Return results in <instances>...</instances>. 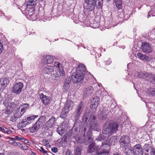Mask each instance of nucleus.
<instances>
[{
	"mask_svg": "<svg viewBox=\"0 0 155 155\" xmlns=\"http://www.w3.org/2000/svg\"><path fill=\"white\" fill-rule=\"evenodd\" d=\"M118 128V125L117 123H109L108 125H106L104 126L102 132L109 137L115 131L117 130Z\"/></svg>",
	"mask_w": 155,
	"mask_h": 155,
	"instance_id": "obj_1",
	"label": "nucleus"
},
{
	"mask_svg": "<svg viewBox=\"0 0 155 155\" xmlns=\"http://www.w3.org/2000/svg\"><path fill=\"white\" fill-rule=\"evenodd\" d=\"M54 65L58 69L51 74V76L53 79L57 80L61 76H63L64 74V72L62 65L61 63L58 62H55Z\"/></svg>",
	"mask_w": 155,
	"mask_h": 155,
	"instance_id": "obj_2",
	"label": "nucleus"
},
{
	"mask_svg": "<svg viewBox=\"0 0 155 155\" xmlns=\"http://www.w3.org/2000/svg\"><path fill=\"white\" fill-rule=\"evenodd\" d=\"M74 104V102L71 101H66L64 109L62 111L61 116L63 117L66 116L69 113V111L73 108Z\"/></svg>",
	"mask_w": 155,
	"mask_h": 155,
	"instance_id": "obj_3",
	"label": "nucleus"
},
{
	"mask_svg": "<svg viewBox=\"0 0 155 155\" xmlns=\"http://www.w3.org/2000/svg\"><path fill=\"white\" fill-rule=\"evenodd\" d=\"M45 122V120L42 117L39 118L32 127L30 128V132L31 133H35L36 132L40 127L42 126Z\"/></svg>",
	"mask_w": 155,
	"mask_h": 155,
	"instance_id": "obj_4",
	"label": "nucleus"
},
{
	"mask_svg": "<svg viewBox=\"0 0 155 155\" xmlns=\"http://www.w3.org/2000/svg\"><path fill=\"white\" fill-rule=\"evenodd\" d=\"M84 77L83 74L76 72L75 74H73L72 75V81L74 83L81 82L83 81Z\"/></svg>",
	"mask_w": 155,
	"mask_h": 155,
	"instance_id": "obj_5",
	"label": "nucleus"
},
{
	"mask_svg": "<svg viewBox=\"0 0 155 155\" xmlns=\"http://www.w3.org/2000/svg\"><path fill=\"white\" fill-rule=\"evenodd\" d=\"M23 86V84L21 82L17 83L13 85L12 91L14 93L18 94L21 92Z\"/></svg>",
	"mask_w": 155,
	"mask_h": 155,
	"instance_id": "obj_6",
	"label": "nucleus"
},
{
	"mask_svg": "<svg viewBox=\"0 0 155 155\" xmlns=\"http://www.w3.org/2000/svg\"><path fill=\"white\" fill-rule=\"evenodd\" d=\"M84 103L81 102L80 104L78 105L77 109L75 112L74 113V116L75 119H78L81 114V112L84 110Z\"/></svg>",
	"mask_w": 155,
	"mask_h": 155,
	"instance_id": "obj_7",
	"label": "nucleus"
},
{
	"mask_svg": "<svg viewBox=\"0 0 155 155\" xmlns=\"http://www.w3.org/2000/svg\"><path fill=\"white\" fill-rule=\"evenodd\" d=\"M88 140L89 142L91 143L90 145L88 146V151L90 153L94 152V151L96 150V147L95 144L93 143L94 140L91 137V134H90L88 137Z\"/></svg>",
	"mask_w": 155,
	"mask_h": 155,
	"instance_id": "obj_8",
	"label": "nucleus"
},
{
	"mask_svg": "<svg viewBox=\"0 0 155 155\" xmlns=\"http://www.w3.org/2000/svg\"><path fill=\"white\" fill-rule=\"evenodd\" d=\"M119 142L121 146L123 147L127 146L130 143L129 137L127 135L122 136L121 137Z\"/></svg>",
	"mask_w": 155,
	"mask_h": 155,
	"instance_id": "obj_9",
	"label": "nucleus"
},
{
	"mask_svg": "<svg viewBox=\"0 0 155 155\" xmlns=\"http://www.w3.org/2000/svg\"><path fill=\"white\" fill-rule=\"evenodd\" d=\"M141 45V49L144 52L149 53L152 51V48L150 45L149 43L143 42L142 43Z\"/></svg>",
	"mask_w": 155,
	"mask_h": 155,
	"instance_id": "obj_10",
	"label": "nucleus"
},
{
	"mask_svg": "<svg viewBox=\"0 0 155 155\" xmlns=\"http://www.w3.org/2000/svg\"><path fill=\"white\" fill-rule=\"evenodd\" d=\"M133 152L135 155H143V150L140 144H136L133 147Z\"/></svg>",
	"mask_w": 155,
	"mask_h": 155,
	"instance_id": "obj_11",
	"label": "nucleus"
},
{
	"mask_svg": "<svg viewBox=\"0 0 155 155\" xmlns=\"http://www.w3.org/2000/svg\"><path fill=\"white\" fill-rule=\"evenodd\" d=\"M54 67L52 66H47L43 68V72L44 74L49 75L54 72Z\"/></svg>",
	"mask_w": 155,
	"mask_h": 155,
	"instance_id": "obj_12",
	"label": "nucleus"
},
{
	"mask_svg": "<svg viewBox=\"0 0 155 155\" xmlns=\"http://www.w3.org/2000/svg\"><path fill=\"white\" fill-rule=\"evenodd\" d=\"M42 61V62L45 64H50L52 63L54 61L53 57L51 55H46L43 57Z\"/></svg>",
	"mask_w": 155,
	"mask_h": 155,
	"instance_id": "obj_13",
	"label": "nucleus"
},
{
	"mask_svg": "<svg viewBox=\"0 0 155 155\" xmlns=\"http://www.w3.org/2000/svg\"><path fill=\"white\" fill-rule=\"evenodd\" d=\"M40 98L41 100V101L45 105L48 104L51 101L50 97L44 95L43 93L40 94Z\"/></svg>",
	"mask_w": 155,
	"mask_h": 155,
	"instance_id": "obj_14",
	"label": "nucleus"
},
{
	"mask_svg": "<svg viewBox=\"0 0 155 155\" xmlns=\"http://www.w3.org/2000/svg\"><path fill=\"white\" fill-rule=\"evenodd\" d=\"M88 121L89 122V125L91 127H96L97 125V121L95 116L93 115L91 116Z\"/></svg>",
	"mask_w": 155,
	"mask_h": 155,
	"instance_id": "obj_15",
	"label": "nucleus"
},
{
	"mask_svg": "<svg viewBox=\"0 0 155 155\" xmlns=\"http://www.w3.org/2000/svg\"><path fill=\"white\" fill-rule=\"evenodd\" d=\"M29 105L28 104H25L23 105H21L17 109V110L18 111L19 110H21L20 112V114L22 115L25 112L26 110L28 108Z\"/></svg>",
	"mask_w": 155,
	"mask_h": 155,
	"instance_id": "obj_16",
	"label": "nucleus"
},
{
	"mask_svg": "<svg viewBox=\"0 0 155 155\" xmlns=\"http://www.w3.org/2000/svg\"><path fill=\"white\" fill-rule=\"evenodd\" d=\"M100 102V99L97 96H95L92 99L91 102V104L92 107L94 108L97 107Z\"/></svg>",
	"mask_w": 155,
	"mask_h": 155,
	"instance_id": "obj_17",
	"label": "nucleus"
},
{
	"mask_svg": "<svg viewBox=\"0 0 155 155\" xmlns=\"http://www.w3.org/2000/svg\"><path fill=\"white\" fill-rule=\"evenodd\" d=\"M94 91V88L92 87L91 86L84 88V92L85 95L89 96L93 93Z\"/></svg>",
	"mask_w": 155,
	"mask_h": 155,
	"instance_id": "obj_18",
	"label": "nucleus"
},
{
	"mask_svg": "<svg viewBox=\"0 0 155 155\" xmlns=\"http://www.w3.org/2000/svg\"><path fill=\"white\" fill-rule=\"evenodd\" d=\"M86 68L84 65L80 64L77 68L76 71L79 73L83 74L84 76L85 73Z\"/></svg>",
	"mask_w": 155,
	"mask_h": 155,
	"instance_id": "obj_19",
	"label": "nucleus"
},
{
	"mask_svg": "<svg viewBox=\"0 0 155 155\" xmlns=\"http://www.w3.org/2000/svg\"><path fill=\"white\" fill-rule=\"evenodd\" d=\"M97 155H108L109 152L107 149L102 150L101 151L100 150V147L98 146L96 147Z\"/></svg>",
	"mask_w": 155,
	"mask_h": 155,
	"instance_id": "obj_20",
	"label": "nucleus"
},
{
	"mask_svg": "<svg viewBox=\"0 0 155 155\" xmlns=\"http://www.w3.org/2000/svg\"><path fill=\"white\" fill-rule=\"evenodd\" d=\"M149 75L148 73L145 72H140L138 73L137 76L139 78L145 79L146 77L148 78Z\"/></svg>",
	"mask_w": 155,
	"mask_h": 155,
	"instance_id": "obj_21",
	"label": "nucleus"
},
{
	"mask_svg": "<svg viewBox=\"0 0 155 155\" xmlns=\"http://www.w3.org/2000/svg\"><path fill=\"white\" fill-rule=\"evenodd\" d=\"M116 140H117L116 136L112 137L108 140V144H103L102 147L104 146L109 147L110 145L114 143L115 141Z\"/></svg>",
	"mask_w": 155,
	"mask_h": 155,
	"instance_id": "obj_22",
	"label": "nucleus"
},
{
	"mask_svg": "<svg viewBox=\"0 0 155 155\" xmlns=\"http://www.w3.org/2000/svg\"><path fill=\"white\" fill-rule=\"evenodd\" d=\"M137 55L140 59L142 60H144L147 61H148L149 60L148 57L145 54H142L138 52L137 54Z\"/></svg>",
	"mask_w": 155,
	"mask_h": 155,
	"instance_id": "obj_23",
	"label": "nucleus"
},
{
	"mask_svg": "<svg viewBox=\"0 0 155 155\" xmlns=\"http://www.w3.org/2000/svg\"><path fill=\"white\" fill-rule=\"evenodd\" d=\"M21 115L19 114L18 113L15 114L13 115H12L10 119V120L13 122H14L17 120L18 118L21 117Z\"/></svg>",
	"mask_w": 155,
	"mask_h": 155,
	"instance_id": "obj_24",
	"label": "nucleus"
},
{
	"mask_svg": "<svg viewBox=\"0 0 155 155\" xmlns=\"http://www.w3.org/2000/svg\"><path fill=\"white\" fill-rule=\"evenodd\" d=\"M38 117V115L31 116L27 117L26 121L28 124H30L33 122L35 118H37Z\"/></svg>",
	"mask_w": 155,
	"mask_h": 155,
	"instance_id": "obj_25",
	"label": "nucleus"
},
{
	"mask_svg": "<svg viewBox=\"0 0 155 155\" xmlns=\"http://www.w3.org/2000/svg\"><path fill=\"white\" fill-rule=\"evenodd\" d=\"M36 0H26V5L28 6H33L36 4Z\"/></svg>",
	"mask_w": 155,
	"mask_h": 155,
	"instance_id": "obj_26",
	"label": "nucleus"
},
{
	"mask_svg": "<svg viewBox=\"0 0 155 155\" xmlns=\"http://www.w3.org/2000/svg\"><path fill=\"white\" fill-rule=\"evenodd\" d=\"M108 138V137L106 135L104 134L103 133L102 134L99 135L97 140L98 141H101L104 139H107Z\"/></svg>",
	"mask_w": 155,
	"mask_h": 155,
	"instance_id": "obj_27",
	"label": "nucleus"
},
{
	"mask_svg": "<svg viewBox=\"0 0 155 155\" xmlns=\"http://www.w3.org/2000/svg\"><path fill=\"white\" fill-rule=\"evenodd\" d=\"M133 150H130L129 148H125L124 153L126 155H135Z\"/></svg>",
	"mask_w": 155,
	"mask_h": 155,
	"instance_id": "obj_28",
	"label": "nucleus"
},
{
	"mask_svg": "<svg viewBox=\"0 0 155 155\" xmlns=\"http://www.w3.org/2000/svg\"><path fill=\"white\" fill-rule=\"evenodd\" d=\"M55 118L54 117H52L47 122V124L49 125L48 126L49 127H51L52 125L54 123L55 121Z\"/></svg>",
	"mask_w": 155,
	"mask_h": 155,
	"instance_id": "obj_29",
	"label": "nucleus"
},
{
	"mask_svg": "<svg viewBox=\"0 0 155 155\" xmlns=\"http://www.w3.org/2000/svg\"><path fill=\"white\" fill-rule=\"evenodd\" d=\"M147 93L149 96L150 95L152 96H155V89L151 88L148 89L147 91Z\"/></svg>",
	"mask_w": 155,
	"mask_h": 155,
	"instance_id": "obj_30",
	"label": "nucleus"
},
{
	"mask_svg": "<svg viewBox=\"0 0 155 155\" xmlns=\"http://www.w3.org/2000/svg\"><path fill=\"white\" fill-rule=\"evenodd\" d=\"M81 147L80 146H78L74 149V155H81Z\"/></svg>",
	"mask_w": 155,
	"mask_h": 155,
	"instance_id": "obj_31",
	"label": "nucleus"
},
{
	"mask_svg": "<svg viewBox=\"0 0 155 155\" xmlns=\"http://www.w3.org/2000/svg\"><path fill=\"white\" fill-rule=\"evenodd\" d=\"M13 107L8 106L5 109V113L6 115L10 114L12 111L13 110Z\"/></svg>",
	"mask_w": 155,
	"mask_h": 155,
	"instance_id": "obj_32",
	"label": "nucleus"
},
{
	"mask_svg": "<svg viewBox=\"0 0 155 155\" xmlns=\"http://www.w3.org/2000/svg\"><path fill=\"white\" fill-rule=\"evenodd\" d=\"M2 84L3 86V87H4V88L6 87L7 86L8 84L9 83V80L7 78H2Z\"/></svg>",
	"mask_w": 155,
	"mask_h": 155,
	"instance_id": "obj_33",
	"label": "nucleus"
},
{
	"mask_svg": "<svg viewBox=\"0 0 155 155\" xmlns=\"http://www.w3.org/2000/svg\"><path fill=\"white\" fill-rule=\"evenodd\" d=\"M99 118L102 120H104L107 117V114L104 111H102L99 116Z\"/></svg>",
	"mask_w": 155,
	"mask_h": 155,
	"instance_id": "obj_34",
	"label": "nucleus"
},
{
	"mask_svg": "<svg viewBox=\"0 0 155 155\" xmlns=\"http://www.w3.org/2000/svg\"><path fill=\"white\" fill-rule=\"evenodd\" d=\"M87 4V8L89 10V11H91L95 8V5L93 4H90L89 3H86Z\"/></svg>",
	"mask_w": 155,
	"mask_h": 155,
	"instance_id": "obj_35",
	"label": "nucleus"
},
{
	"mask_svg": "<svg viewBox=\"0 0 155 155\" xmlns=\"http://www.w3.org/2000/svg\"><path fill=\"white\" fill-rule=\"evenodd\" d=\"M27 122L25 120H22L21 122L19 123L18 124V126L20 127H24L28 124Z\"/></svg>",
	"mask_w": 155,
	"mask_h": 155,
	"instance_id": "obj_36",
	"label": "nucleus"
},
{
	"mask_svg": "<svg viewBox=\"0 0 155 155\" xmlns=\"http://www.w3.org/2000/svg\"><path fill=\"white\" fill-rule=\"evenodd\" d=\"M116 5L118 9L122 8V2L121 0H114Z\"/></svg>",
	"mask_w": 155,
	"mask_h": 155,
	"instance_id": "obj_37",
	"label": "nucleus"
},
{
	"mask_svg": "<svg viewBox=\"0 0 155 155\" xmlns=\"http://www.w3.org/2000/svg\"><path fill=\"white\" fill-rule=\"evenodd\" d=\"M147 79L152 83L155 84V76L153 75H149Z\"/></svg>",
	"mask_w": 155,
	"mask_h": 155,
	"instance_id": "obj_38",
	"label": "nucleus"
},
{
	"mask_svg": "<svg viewBox=\"0 0 155 155\" xmlns=\"http://www.w3.org/2000/svg\"><path fill=\"white\" fill-rule=\"evenodd\" d=\"M144 149L147 152H148L149 150H152V148L148 144H145L143 147Z\"/></svg>",
	"mask_w": 155,
	"mask_h": 155,
	"instance_id": "obj_39",
	"label": "nucleus"
},
{
	"mask_svg": "<svg viewBox=\"0 0 155 155\" xmlns=\"http://www.w3.org/2000/svg\"><path fill=\"white\" fill-rule=\"evenodd\" d=\"M69 79V78L67 79L66 80V81H67V80L68 79V83H66V82H65L64 86V88L66 90H67L70 87V85L69 83L70 82V80Z\"/></svg>",
	"mask_w": 155,
	"mask_h": 155,
	"instance_id": "obj_40",
	"label": "nucleus"
},
{
	"mask_svg": "<svg viewBox=\"0 0 155 155\" xmlns=\"http://www.w3.org/2000/svg\"><path fill=\"white\" fill-rule=\"evenodd\" d=\"M13 140H21L22 141H23L24 140V137L20 136H15L14 138H12Z\"/></svg>",
	"mask_w": 155,
	"mask_h": 155,
	"instance_id": "obj_41",
	"label": "nucleus"
},
{
	"mask_svg": "<svg viewBox=\"0 0 155 155\" xmlns=\"http://www.w3.org/2000/svg\"><path fill=\"white\" fill-rule=\"evenodd\" d=\"M96 2V0H86V3H89L90 4H93L95 5Z\"/></svg>",
	"mask_w": 155,
	"mask_h": 155,
	"instance_id": "obj_42",
	"label": "nucleus"
},
{
	"mask_svg": "<svg viewBox=\"0 0 155 155\" xmlns=\"http://www.w3.org/2000/svg\"><path fill=\"white\" fill-rule=\"evenodd\" d=\"M34 12L33 9H31L29 10V11L27 13L28 15L29 16L33 15V14Z\"/></svg>",
	"mask_w": 155,
	"mask_h": 155,
	"instance_id": "obj_43",
	"label": "nucleus"
},
{
	"mask_svg": "<svg viewBox=\"0 0 155 155\" xmlns=\"http://www.w3.org/2000/svg\"><path fill=\"white\" fill-rule=\"evenodd\" d=\"M39 150L41 153H43L44 154L46 152H47V151L45 150L42 147H40Z\"/></svg>",
	"mask_w": 155,
	"mask_h": 155,
	"instance_id": "obj_44",
	"label": "nucleus"
},
{
	"mask_svg": "<svg viewBox=\"0 0 155 155\" xmlns=\"http://www.w3.org/2000/svg\"><path fill=\"white\" fill-rule=\"evenodd\" d=\"M3 132L6 133L7 134H11V131L8 130V129L6 127V129H5V130H3Z\"/></svg>",
	"mask_w": 155,
	"mask_h": 155,
	"instance_id": "obj_45",
	"label": "nucleus"
},
{
	"mask_svg": "<svg viewBox=\"0 0 155 155\" xmlns=\"http://www.w3.org/2000/svg\"><path fill=\"white\" fill-rule=\"evenodd\" d=\"M87 116L86 114H84L82 117L83 121L84 122L87 121Z\"/></svg>",
	"mask_w": 155,
	"mask_h": 155,
	"instance_id": "obj_46",
	"label": "nucleus"
},
{
	"mask_svg": "<svg viewBox=\"0 0 155 155\" xmlns=\"http://www.w3.org/2000/svg\"><path fill=\"white\" fill-rule=\"evenodd\" d=\"M42 142L43 144L46 146H48V144H49L48 141L46 140H44Z\"/></svg>",
	"mask_w": 155,
	"mask_h": 155,
	"instance_id": "obj_47",
	"label": "nucleus"
},
{
	"mask_svg": "<svg viewBox=\"0 0 155 155\" xmlns=\"http://www.w3.org/2000/svg\"><path fill=\"white\" fill-rule=\"evenodd\" d=\"M99 2H98V5L97 6V7L99 8L101 7L102 6V1L100 0H98Z\"/></svg>",
	"mask_w": 155,
	"mask_h": 155,
	"instance_id": "obj_48",
	"label": "nucleus"
},
{
	"mask_svg": "<svg viewBox=\"0 0 155 155\" xmlns=\"http://www.w3.org/2000/svg\"><path fill=\"white\" fill-rule=\"evenodd\" d=\"M24 140H23V141L24 142V143L28 145H29L30 144V143L28 142L27 140L25 139L24 138Z\"/></svg>",
	"mask_w": 155,
	"mask_h": 155,
	"instance_id": "obj_49",
	"label": "nucleus"
},
{
	"mask_svg": "<svg viewBox=\"0 0 155 155\" xmlns=\"http://www.w3.org/2000/svg\"><path fill=\"white\" fill-rule=\"evenodd\" d=\"M3 49V45L0 41V53H1L2 52Z\"/></svg>",
	"mask_w": 155,
	"mask_h": 155,
	"instance_id": "obj_50",
	"label": "nucleus"
},
{
	"mask_svg": "<svg viewBox=\"0 0 155 155\" xmlns=\"http://www.w3.org/2000/svg\"><path fill=\"white\" fill-rule=\"evenodd\" d=\"M51 151L52 152L55 153L57 152V148L56 147H53L51 149Z\"/></svg>",
	"mask_w": 155,
	"mask_h": 155,
	"instance_id": "obj_51",
	"label": "nucleus"
},
{
	"mask_svg": "<svg viewBox=\"0 0 155 155\" xmlns=\"http://www.w3.org/2000/svg\"><path fill=\"white\" fill-rule=\"evenodd\" d=\"M21 147L25 150H28V147L26 145L24 146L22 145Z\"/></svg>",
	"mask_w": 155,
	"mask_h": 155,
	"instance_id": "obj_52",
	"label": "nucleus"
},
{
	"mask_svg": "<svg viewBox=\"0 0 155 155\" xmlns=\"http://www.w3.org/2000/svg\"><path fill=\"white\" fill-rule=\"evenodd\" d=\"M2 79H0V89H3L4 88V87H3V84H2Z\"/></svg>",
	"mask_w": 155,
	"mask_h": 155,
	"instance_id": "obj_53",
	"label": "nucleus"
},
{
	"mask_svg": "<svg viewBox=\"0 0 155 155\" xmlns=\"http://www.w3.org/2000/svg\"><path fill=\"white\" fill-rule=\"evenodd\" d=\"M151 155H155V149H152L151 152Z\"/></svg>",
	"mask_w": 155,
	"mask_h": 155,
	"instance_id": "obj_54",
	"label": "nucleus"
},
{
	"mask_svg": "<svg viewBox=\"0 0 155 155\" xmlns=\"http://www.w3.org/2000/svg\"><path fill=\"white\" fill-rule=\"evenodd\" d=\"M5 129H6V127H0V131H3V130H5Z\"/></svg>",
	"mask_w": 155,
	"mask_h": 155,
	"instance_id": "obj_55",
	"label": "nucleus"
},
{
	"mask_svg": "<svg viewBox=\"0 0 155 155\" xmlns=\"http://www.w3.org/2000/svg\"><path fill=\"white\" fill-rule=\"evenodd\" d=\"M12 143H13L15 146H17L18 145V143L15 142V141H13V142Z\"/></svg>",
	"mask_w": 155,
	"mask_h": 155,
	"instance_id": "obj_56",
	"label": "nucleus"
},
{
	"mask_svg": "<svg viewBox=\"0 0 155 155\" xmlns=\"http://www.w3.org/2000/svg\"><path fill=\"white\" fill-rule=\"evenodd\" d=\"M71 152L69 151H68L66 153V155H70Z\"/></svg>",
	"mask_w": 155,
	"mask_h": 155,
	"instance_id": "obj_57",
	"label": "nucleus"
},
{
	"mask_svg": "<svg viewBox=\"0 0 155 155\" xmlns=\"http://www.w3.org/2000/svg\"><path fill=\"white\" fill-rule=\"evenodd\" d=\"M12 138H10V139H11L10 140H9V142L10 143H12L13 142V141H15L14 140H13L12 139Z\"/></svg>",
	"mask_w": 155,
	"mask_h": 155,
	"instance_id": "obj_58",
	"label": "nucleus"
},
{
	"mask_svg": "<svg viewBox=\"0 0 155 155\" xmlns=\"http://www.w3.org/2000/svg\"><path fill=\"white\" fill-rule=\"evenodd\" d=\"M2 101V98L1 96L0 95V104Z\"/></svg>",
	"mask_w": 155,
	"mask_h": 155,
	"instance_id": "obj_59",
	"label": "nucleus"
},
{
	"mask_svg": "<svg viewBox=\"0 0 155 155\" xmlns=\"http://www.w3.org/2000/svg\"><path fill=\"white\" fill-rule=\"evenodd\" d=\"M31 154L32 155H35V154L34 152H33L32 151H31Z\"/></svg>",
	"mask_w": 155,
	"mask_h": 155,
	"instance_id": "obj_60",
	"label": "nucleus"
},
{
	"mask_svg": "<svg viewBox=\"0 0 155 155\" xmlns=\"http://www.w3.org/2000/svg\"><path fill=\"white\" fill-rule=\"evenodd\" d=\"M86 129L85 128H84L83 131H84V133H85V131H86Z\"/></svg>",
	"mask_w": 155,
	"mask_h": 155,
	"instance_id": "obj_61",
	"label": "nucleus"
},
{
	"mask_svg": "<svg viewBox=\"0 0 155 155\" xmlns=\"http://www.w3.org/2000/svg\"><path fill=\"white\" fill-rule=\"evenodd\" d=\"M44 155H48L47 154V152H46L44 154Z\"/></svg>",
	"mask_w": 155,
	"mask_h": 155,
	"instance_id": "obj_62",
	"label": "nucleus"
},
{
	"mask_svg": "<svg viewBox=\"0 0 155 155\" xmlns=\"http://www.w3.org/2000/svg\"><path fill=\"white\" fill-rule=\"evenodd\" d=\"M0 155H4V154L2 153H0Z\"/></svg>",
	"mask_w": 155,
	"mask_h": 155,
	"instance_id": "obj_63",
	"label": "nucleus"
},
{
	"mask_svg": "<svg viewBox=\"0 0 155 155\" xmlns=\"http://www.w3.org/2000/svg\"><path fill=\"white\" fill-rule=\"evenodd\" d=\"M114 155H120L118 154H114Z\"/></svg>",
	"mask_w": 155,
	"mask_h": 155,
	"instance_id": "obj_64",
	"label": "nucleus"
}]
</instances>
